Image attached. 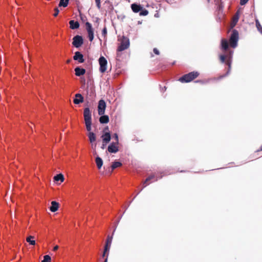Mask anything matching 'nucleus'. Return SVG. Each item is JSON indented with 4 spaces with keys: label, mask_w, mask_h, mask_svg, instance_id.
<instances>
[{
    "label": "nucleus",
    "mask_w": 262,
    "mask_h": 262,
    "mask_svg": "<svg viewBox=\"0 0 262 262\" xmlns=\"http://www.w3.org/2000/svg\"><path fill=\"white\" fill-rule=\"evenodd\" d=\"M199 75V72L192 71L181 77L179 79V81L182 83H188L198 78Z\"/></svg>",
    "instance_id": "1"
},
{
    "label": "nucleus",
    "mask_w": 262,
    "mask_h": 262,
    "mask_svg": "<svg viewBox=\"0 0 262 262\" xmlns=\"http://www.w3.org/2000/svg\"><path fill=\"white\" fill-rule=\"evenodd\" d=\"M132 11L134 13H139L140 16H146L147 15V10L145 9L143 6L137 3H133L130 6Z\"/></svg>",
    "instance_id": "2"
},
{
    "label": "nucleus",
    "mask_w": 262,
    "mask_h": 262,
    "mask_svg": "<svg viewBox=\"0 0 262 262\" xmlns=\"http://www.w3.org/2000/svg\"><path fill=\"white\" fill-rule=\"evenodd\" d=\"M112 236H108L106 240L104 247V251L102 255L103 257H106L104 262H107L108 256L109 254V251L112 244Z\"/></svg>",
    "instance_id": "3"
},
{
    "label": "nucleus",
    "mask_w": 262,
    "mask_h": 262,
    "mask_svg": "<svg viewBox=\"0 0 262 262\" xmlns=\"http://www.w3.org/2000/svg\"><path fill=\"white\" fill-rule=\"evenodd\" d=\"M238 40V32L236 30H233L229 38L230 46L234 48L237 46Z\"/></svg>",
    "instance_id": "4"
},
{
    "label": "nucleus",
    "mask_w": 262,
    "mask_h": 262,
    "mask_svg": "<svg viewBox=\"0 0 262 262\" xmlns=\"http://www.w3.org/2000/svg\"><path fill=\"white\" fill-rule=\"evenodd\" d=\"M130 42L129 39L125 36H123L119 46L118 47L117 51L122 52L128 48Z\"/></svg>",
    "instance_id": "5"
},
{
    "label": "nucleus",
    "mask_w": 262,
    "mask_h": 262,
    "mask_svg": "<svg viewBox=\"0 0 262 262\" xmlns=\"http://www.w3.org/2000/svg\"><path fill=\"white\" fill-rule=\"evenodd\" d=\"M98 61H99V64L100 66L99 71L101 73H103L106 70L107 64V60L104 56H100V57H99V58L98 59Z\"/></svg>",
    "instance_id": "6"
},
{
    "label": "nucleus",
    "mask_w": 262,
    "mask_h": 262,
    "mask_svg": "<svg viewBox=\"0 0 262 262\" xmlns=\"http://www.w3.org/2000/svg\"><path fill=\"white\" fill-rule=\"evenodd\" d=\"M83 43V39L82 37L79 35L74 36L73 38L72 45L76 48H80Z\"/></svg>",
    "instance_id": "7"
},
{
    "label": "nucleus",
    "mask_w": 262,
    "mask_h": 262,
    "mask_svg": "<svg viewBox=\"0 0 262 262\" xmlns=\"http://www.w3.org/2000/svg\"><path fill=\"white\" fill-rule=\"evenodd\" d=\"M85 28L88 32V37L90 41H92L94 39V30L92 24L87 21L85 23Z\"/></svg>",
    "instance_id": "8"
},
{
    "label": "nucleus",
    "mask_w": 262,
    "mask_h": 262,
    "mask_svg": "<svg viewBox=\"0 0 262 262\" xmlns=\"http://www.w3.org/2000/svg\"><path fill=\"white\" fill-rule=\"evenodd\" d=\"M106 107L105 101L101 99L98 101V113L99 115H103L105 113V111Z\"/></svg>",
    "instance_id": "9"
},
{
    "label": "nucleus",
    "mask_w": 262,
    "mask_h": 262,
    "mask_svg": "<svg viewBox=\"0 0 262 262\" xmlns=\"http://www.w3.org/2000/svg\"><path fill=\"white\" fill-rule=\"evenodd\" d=\"M83 117L85 122H92V113L89 107L84 108Z\"/></svg>",
    "instance_id": "10"
},
{
    "label": "nucleus",
    "mask_w": 262,
    "mask_h": 262,
    "mask_svg": "<svg viewBox=\"0 0 262 262\" xmlns=\"http://www.w3.org/2000/svg\"><path fill=\"white\" fill-rule=\"evenodd\" d=\"M73 59L77 61L78 63H82L84 62L83 55L79 51H76L74 53Z\"/></svg>",
    "instance_id": "11"
},
{
    "label": "nucleus",
    "mask_w": 262,
    "mask_h": 262,
    "mask_svg": "<svg viewBox=\"0 0 262 262\" xmlns=\"http://www.w3.org/2000/svg\"><path fill=\"white\" fill-rule=\"evenodd\" d=\"M116 144H117L114 142L111 143L107 147L108 151L113 154L117 153L119 150V148Z\"/></svg>",
    "instance_id": "12"
},
{
    "label": "nucleus",
    "mask_w": 262,
    "mask_h": 262,
    "mask_svg": "<svg viewBox=\"0 0 262 262\" xmlns=\"http://www.w3.org/2000/svg\"><path fill=\"white\" fill-rule=\"evenodd\" d=\"M101 138L103 143H105V144L108 143L111 140V136L110 132H108L103 133L101 136Z\"/></svg>",
    "instance_id": "13"
},
{
    "label": "nucleus",
    "mask_w": 262,
    "mask_h": 262,
    "mask_svg": "<svg viewBox=\"0 0 262 262\" xmlns=\"http://www.w3.org/2000/svg\"><path fill=\"white\" fill-rule=\"evenodd\" d=\"M225 63L228 66V70L227 72H226V73L225 75L220 76L218 78H214V79H216V80L221 79V78H223L225 77V76H226L227 75H228L229 74V73H230V71L231 68V60L230 57H229L226 60V61Z\"/></svg>",
    "instance_id": "14"
},
{
    "label": "nucleus",
    "mask_w": 262,
    "mask_h": 262,
    "mask_svg": "<svg viewBox=\"0 0 262 262\" xmlns=\"http://www.w3.org/2000/svg\"><path fill=\"white\" fill-rule=\"evenodd\" d=\"M84 101V97L80 93L75 94V98L74 99L73 102L75 104H79Z\"/></svg>",
    "instance_id": "15"
},
{
    "label": "nucleus",
    "mask_w": 262,
    "mask_h": 262,
    "mask_svg": "<svg viewBox=\"0 0 262 262\" xmlns=\"http://www.w3.org/2000/svg\"><path fill=\"white\" fill-rule=\"evenodd\" d=\"M75 75L77 76L80 77L81 76L83 75L85 73V70L81 68L80 66L76 67L74 69Z\"/></svg>",
    "instance_id": "16"
},
{
    "label": "nucleus",
    "mask_w": 262,
    "mask_h": 262,
    "mask_svg": "<svg viewBox=\"0 0 262 262\" xmlns=\"http://www.w3.org/2000/svg\"><path fill=\"white\" fill-rule=\"evenodd\" d=\"M70 27L72 30L77 29L79 28L80 24L78 21L71 20L69 21Z\"/></svg>",
    "instance_id": "17"
},
{
    "label": "nucleus",
    "mask_w": 262,
    "mask_h": 262,
    "mask_svg": "<svg viewBox=\"0 0 262 262\" xmlns=\"http://www.w3.org/2000/svg\"><path fill=\"white\" fill-rule=\"evenodd\" d=\"M59 208V203L57 202L53 201L51 202V205L50 207V210L52 212H56Z\"/></svg>",
    "instance_id": "18"
},
{
    "label": "nucleus",
    "mask_w": 262,
    "mask_h": 262,
    "mask_svg": "<svg viewBox=\"0 0 262 262\" xmlns=\"http://www.w3.org/2000/svg\"><path fill=\"white\" fill-rule=\"evenodd\" d=\"M100 116V117L99 120L101 124H106L109 122V117L108 115L103 114Z\"/></svg>",
    "instance_id": "19"
},
{
    "label": "nucleus",
    "mask_w": 262,
    "mask_h": 262,
    "mask_svg": "<svg viewBox=\"0 0 262 262\" xmlns=\"http://www.w3.org/2000/svg\"><path fill=\"white\" fill-rule=\"evenodd\" d=\"M221 49L223 51H226L229 47V42L226 39H222L221 40Z\"/></svg>",
    "instance_id": "20"
},
{
    "label": "nucleus",
    "mask_w": 262,
    "mask_h": 262,
    "mask_svg": "<svg viewBox=\"0 0 262 262\" xmlns=\"http://www.w3.org/2000/svg\"><path fill=\"white\" fill-rule=\"evenodd\" d=\"M95 162L97 168L100 169L102 167L103 163L102 159L99 156H97L95 159Z\"/></svg>",
    "instance_id": "21"
},
{
    "label": "nucleus",
    "mask_w": 262,
    "mask_h": 262,
    "mask_svg": "<svg viewBox=\"0 0 262 262\" xmlns=\"http://www.w3.org/2000/svg\"><path fill=\"white\" fill-rule=\"evenodd\" d=\"M122 165V164L121 162L118 161H115L112 163V164L111 166L112 171H113L116 168L121 167Z\"/></svg>",
    "instance_id": "22"
},
{
    "label": "nucleus",
    "mask_w": 262,
    "mask_h": 262,
    "mask_svg": "<svg viewBox=\"0 0 262 262\" xmlns=\"http://www.w3.org/2000/svg\"><path fill=\"white\" fill-rule=\"evenodd\" d=\"M54 181L55 182H63L64 181V177L62 174L59 173L54 177Z\"/></svg>",
    "instance_id": "23"
},
{
    "label": "nucleus",
    "mask_w": 262,
    "mask_h": 262,
    "mask_svg": "<svg viewBox=\"0 0 262 262\" xmlns=\"http://www.w3.org/2000/svg\"><path fill=\"white\" fill-rule=\"evenodd\" d=\"M88 137L91 143L95 142L96 140V135L93 132H90Z\"/></svg>",
    "instance_id": "24"
},
{
    "label": "nucleus",
    "mask_w": 262,
    "mask_h": 262,
    "mask_svg": "<svg viewBox=\"0 0 262 262\" xmlns=\"http://www.w3.org/2000/svg\"><path fill=\"white\" fill-rule=\"evenodd\" d=\"M69 0H60L59 7H66L69 4Z\"/></svg>",
    "instance_id": "25"
},
{
    "label": "nucleus",
    "mask_w": 262,
    "mask_h": 262,
    "mask_svg": "<svg viewBox=\"0 0 262 262\" xmlns=\"http://www.w3.org/2000/svg\"><path fill=\"white\" fill-rule=\"evenodd\" d=\"M27 242L29 243L31 245H35V241L34 239V237L32 236H29L27 238Z\"/></svg>",
    "instance_id": "26"
},
{
    "label": "nucleus",
    "mask_w": 262,
    "mask_h": 262,
    "mask_svg": "<svg viewBox=\"0 0 262 262\" xmlns=\"http://www.w3.org/2000/svg\"><path fill=\"white\" fill-rule=\"evenodd\" d=\"M255 23H256V27L257 30L260 33L262 34V27H261L260 23L259 22L258 20L256 19Z\"/></svg>",
    "instance_id": "27"
},
{
    "label": "nucleus",
    "mask_w": 262,
    "mask_h": 262,
    "mask_svg": "<svg viewBox=\"0 0 262 262\" xmlns=\"http://www.w3.org/2000/svg\"><path fill=\"white\" fill-rule=\"evenodd\" d=\"M228 57V55H220V59L222 63H225L226 61V59Z\"/></svg>",
    "instance_id": "28"
},
{
    "label": "nucleus",
    "mask_w": 262,
    "mask_h": 262,
    "mask_svg": "<svg viewBox=\"0 0 262 262\" xmlns=\"http://www.w3.org/2000/svg\"><path fill=\"white\" fill-rule=\"evenodd\" d=\"M86 130L90 132H91L92 130V122H85Z\"/></svg>",
    "instance_id": "29"
},
{
    "label": "nucleus",
    "mask_w": 262,
    "mask_h": 262,
    "mask_svg": "<svg viewBox=\"0 0 262 262\" xmlns=\"http://www.w3.org/2000/svg\"><path fill=\"white\" fill-rule=\"evenodd\" d=\"M51 260V258L49 255H45L43 256V259L41 260V262H50Z\"/></svg>",
    "instance_id": "30"
},
{
    "label": "nucleus",
    "mask_w": 262,
    "mask_h": 262,
    "mask_svg": "<svg viewBox=\"0 0 262 262\" xmlns=\"http://www.w3.org/2000/svg\"><path fill=\"white\" fill-rule=\"evenodd\" d=\"M208 80H198L196 81H195V82H197V83H200L202 84H205V83H207L208 82Z\"/></svg>",
    "instance_id": "31"
},
{
    "label": "nucleus",
    "mask_w": 262,
    "mask_h": 262,
    "mask_svg": "<svg viewBox=\"0 0 262 262\" xmlns=\"http://www.w3.org/2000/svg\"><path fill=\"white\" fill-rule=\"evenodd\" d=\"M113 138H114L116 142H115L117 144H119V138H118V135L117 133L114 134L113 135Z\"/></svg>",
    "instance_id": "32"
},
{
    "label": "nucleus",
    "mask_w": 262,
    "mask_h": 262,
    "mask_svg": "<svg viewBox=\"0 0 262 262\" xmlns=\"http://www.w3.org/2000/svg\"><path fill=\"white\" fill-rule=\"evenodd\" d=\"M106 35H107V29L105 27H104L102 30V35L104 37H106Z\"/></svg>",
    "instance_id": "33"
},
{
    "label": "nucleus",
    "mask_w": 262,
    "mask_h": 262,
    "mask_svg": "<svg viewBox=\"0 0 262 262\" xmlns=\"http://www.w3.org/2000/svg\"><path fill=\"white\" fill-rule=\"evenodd\" d=\"M152 180L154 181H157L158 180L157 178H155V176L154 174H150L148 176V181Z\"/></svg>",
    "instance_id": "34"
},
{
    "label": "nucleus",
    "mask_w": 262,
    "mask_h": 262,
    "mask_svg": "<svg viewBox=\"0 0 262 262\" xmlns=\"http://www.w3.org/2000/svg\"><path fill=\"white\" fill-rule=\"evenodd\" d=\"M59 11L57 8L55 9V12L53 14L54 17H56L59 14Z\"/></svg>",
    "instance_id": "35"
},
{
    "label": "nucleus",
    "mask_w": 262,
    "mask_h": 262,
    "mask_svg": "<svg viewBox=\"0 0 262 262\" xmlns=\"http://www.w3.org/2000/svg\"><path fill=\"white\" fill-rule=\"evenodd\" d=\"M249 0H240V4L241 5H244L246 4Z\"/></svg>",
    "instance_id": "36"
},
{
    "label": "nucleus",
    "mask_w": 262,
    "mask_h": 262,
    "mask_svg": "<svg viewBox=\"0 0 262 262\" xmlns=\"http://www.w3.org/2000/svg\"><path fill=\"white\" fill-rule=\"evenodd\" d=\"M153 51H154V53L156 55H158L160 54V52L157 48H154Z\"/></svg>",
    "instance_id": "37"
},
{
    "label": "nucleus",
    "mask_w": 262,
    "mask_h": 262,
    "mask_svg": "<svg viewBox=\"0 0 262 262\" xmlns=\"http://www.w3.org/2000/svg\"><path fill=\"white\" fill-rule=\"evenodd\" d=\"M238 15H235L234 17V21H235V23H236L238 21Z\"/></svg>",
    "instance_id": "38"
},
{
    "label": "nucleus",
    "mask_w": 262,
    "mask_h": 262,
    "mask_svg": "<svg viewBox=\"0 0 262 262\" xmlns=\"http://www.w3.org/2000/svg\"><path fill=\"white\" fill-rule=\"evenodd\" d=\"M96 6L98 8V9H100V7H101V2L100 3H96Z\"/></svg>",
    "instance_id": "39"
},
{
    "label": "nucleus",
    "mask_w": 262,
    "mask_h": 262,
    "mask_svg": "<svg viewBox=\"0 0 262 262\" xmlns=\"http://www.w3.org/2000/svg\"><path fill=\"white\" fill-rule=\"evenodd\" d=\"M109 132L108 131V126H106L104 128V130H103V132Z\"/></svg>",
    "instance_id": "40"
},
{
    "label": "nucleus",
    "mask_w": 262,
    "mask_h": 262,
    "mask_svg": "<svg viewBox=\"0 0 262 262\" xmlns=\"http://www.w3.org/2000/svg\"><path fill=\"white\" fill-rule=\"evenodd\" d=\"M147 183V177L146 178H145V180H144V187H146V184Z\"/></svg>",
    "instance_id": "41"
},
{
    "label": "nucleus",
    "mask_w": 262,
    "mask_h": 262,
    "mask_svg": "<svg viewBox=\"0 0 262 262\" xmlns=\"http://www.w3.org/2000/svg\"><path fill=\"white\" fill-rule=\"evenodd\" d=\"M58 246H55L53 248V250L54 251H56V250H58Z\"/></svg>",
    "instance_id": "42"
},
{
    "label": "nucleus",
    "mask_w": 262,
    "mask_h": 262,
    "mask_svg": "<svg viewBox=\"0 0 262 262\" xmlns=\"http://www.w3.org/2000/svg\"><path fill=\"white\" fill-rule=\"evenodd\" d=\"M262 151V145L260 147V148L257 150L256 152H259Z\"/></svg>",
    "instance_id": "43"
},
{
    "label": "nucleus",
    "mask_w": 262,
    "mask_h": 262,
    "mask_svg": "<svg viewBox=\"0 0 262 262\" xmlns=\"http://www.w3.org/2000/svg\"><path fill=\"white\" fill-rule=\"evenodd\" d=\"M132 203V201H130L129 203V204L127 206H125L124 208H125V211L127 209L128 207L129 206V205L130 204V203Z\"/></svg>",
    "instance_id": "44"
},
{
    "label": "nucleus",
    "mask_w": 262,
    "mask_h": 262,
    "mask_svg": "<svg viewBox=\"0 0 262 262\" xmlns=\"http://www.w3.org/2000/svg\"><path fill=\"white\" fill-rule=\"evenodd\" d=\"M106 145V144H105V143H103V144H102V146H101V148H102V149H104V147H105V146Z\"/></svg>",
    "instance_id": "45"
},
{
    "label": "nucleus",
    "mask_w": 262,
    "mask_h": 262,
    "mask_svg": "<svg viewBox=\"0 0 262 262\" xmlns=\"http://www.w3.org/2000/svg\"><path fill=\"white\" fill-rule=\"evenodd\" d=\"M155 17H159V14H158V13H156V14H155Z\"/></svg>",
    "instance_id": "46"
},
{
    "label": "nucleus",
    "mask_w": 262,
    "mask_h": 262,
    "mask_svg": "<svg viewBox=\"0 0 262 262\" xmlns=\"http://www.w3.org/2000/svg\"><path fill=\"white\" fill-rule=\"evenodd\" d=\"M96 3L101 2L100 0H95Z\"/></svg>",
    "instance_id": "47"
},
{
    "label": "nucleus",
    "mask_w": 262,
    "mask_h": 262,
    "mask_svg": "<svg viewBox=\"0 0 262 262\" xmlns=\"http://www.w3.org/2000/svg\"><path fill=\"white\" fill-rule=\"evenodd\" d=\"M138 193H137V194H136V196H135L133 198V199L131 201L132 202V201H133V200L135 198V197H136V196H137V195H138Z\"/></svg>",
    "instance_id": "48"
},
{
    "label": "nucleus",
    "mask_w": 262,
    "mask_h": 262,
    "mask_svg": "<svg viewBox=\"0 0 262 262\" xmlns=\"http://www.w3.org/2000/svg\"><path fill=\"white\" fill-rule=\"evenodd\" d=\"M138 193H137V194H136V196H135L133 198V199L131 201L132 202V201H133V200L135 198V197H136V196H137V195H138Z\"/></svg>",
    "instance_id": "49"
}]
</instances>
